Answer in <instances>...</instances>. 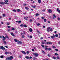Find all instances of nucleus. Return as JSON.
<instances>
[{
    "label": "nucleus",
    "instance_id": "63",
    "mask_svg": "<svg viewBox=\"0 0 60 60\" xmlns=\"http://www.w3.org/2000/svg\"><path fill=\"white\" fill-rule=\"evenodd\" d=\"M30 38H32V36H30Z\"/></svg>",
    "mask_w": 60,
    "mask_h": 60
},
{
    "label": "nucleus",
    "instance_id": "54",
    "mask_svg": "<svg viewBox=\"0 0 60 60\" xmlns=\"http://www.w3.org/2000/svg\"><path fill=\"white\" fill-rule=\"evenodd\" d=\"M13 11H14L15 12H16V10H15V9H14L13 10Z\"/></svg>",
    "mask_w": 60,
    "mask_h": 60
},
{
    "label": "nucleus",
    "instance_id": "9",
    "mask_svg": "<svg viewBox=\"0 0 60 60\" xmlns=\"http://www.w3.org/2000/svg\"><path fill=\"white\" fill-rule=\"evenodd\" d=\"M29 30L30 32H32V29L30 28L29 29Z\"/></svg>",
    "mask_w": 60,
    "mask_h": 60
},
{
    "label": "nucleus",
    "instance_id": "47",
    "mask_svg": "<svg viewBox=\"0 0 60 60\" xmlns=\"http://www.w3.org/2000/svg\"><path fill=\"white\" fill-rule=\"evenodd\" d=\"M48 49H49L48 50H51V48H49Z\"/></svg>",
    "mask_w": 60,
    "mask_h": 60
},
{
    "label": "nucleus",
    "instance_id": "16",
    "mask_svg": "<svg viewBox=\"0 0 60 60\" xmlns=\"http://www.w3.org/2000/svg\"><path fill=\"white\" fill-rule=\"evenodd\" d=\"M32 7H33V8H35V7H36L34 6H33L32 5Z\"/></svg>",
    "mask_w": 60,
    "mask_h": 60
},
{
    "label": "nucleus",
    "instance_id": "52",
    "mask_svg": "<svg viewBox=\"0 0 60 60\" xmlns=\"http://www.w3.org/2000/svg\"><path fill=\"white\" fill-rule=\"evenodd\" d=\"M26 4H24V6H26Z\"/></svg>",
    "mask_w": 60,
    "mask_h": 60
},
{
    "label": "nucleus",
    "instance_id": "59",
    "mask_svg": "<svg viewBox=\"0 0 60 60\" xmlns=\"http://www.w3.org/2000/svg\"><path fill=\"white\" fill-rule=\"evenodd\" d=\"M8 28H10V27H11V26H8Z\"/></svg>",
    "mask_w": 60,
    "mask_h": 60
},
{
    "label": "nucleus",
    "instance_id": "15",
    "mask_svg": "<svg viewBox=\"0 0 60 60\" xmlns=\"http://www.w3.org/2000/svg\"><path fill=\"white\" fill-rule=\"evenodd\" d=\"M8 54H9V52H5V54H6V55H7Z\"/></svg>",
    "mask_w": 60,
    "mask_h": 60
},
{
    "label": "nucleus",
    "instance_id": "37",
    "mask_svg": "<svg viewBox=\"0 0 60 60\" xmlns=\"http://www.w3.org/2000/svg\"><path fill=\"white\" fill-rule=\"evenodd\" d=\"M7 24L8 25H10V23L8 22H7Z\"/></svg>",
    "mask_w": 60,
    "mask_h": 60
},
{
    "label": "nucleus",
    "instance_id": "30",
    "mask_svg": "<svg viewBox=\"0 0 60 60\" xmlns=\"http://www.w3.org/2000/svg\"><path fill=\"white\" fill-rule=\"evenodd\" d=\"M54 59H56V58L55 57H52Z\"/></svg>",
    "mask_w": 60,
    "mask_h": 60
},
{
    "label": "nucleus",
    "instance_id": "42",
    "mask_svg": "<svg viewBox=\"0 0 60 60\" xmlns=\"http://www.w3.org/2000/svg\"><path fill=\"white\" fill-rule=\"evenodd\" d=\"M20 26H23V24H21L20 25Z\"/></svg>",
    "mask_w": 60,
    "mask_h": 60
},
{
    "label": "nucleus",
    "instance_id": "1",
    "mask_svg": "<svg viewBox=\"0 0 60 60\" xmlns=\"http://www.w3.org/2000/svg\"><path fill=\"white\" fill-rule=\"evenodd\" d=\"M4 1L5 2H4V4H7L8 5L9 4L8 3H7V2L9 1V0H4Z\"/></svg>",
    "mask_w": 60,
    "mask_h": 60
},
{
    "label": "nucleus",
    "instance_id": "64",
    "mask_svg": "<svg viewBox=\"0 0 60 60\" xmlns=\"http://www.w3.org/2000/svg\"><path fill=\"white\" fill-rule=\"evenodd\" d=\"M58 43H59V44H60V41H59V42H58Z\"/></svg>",
    "mask_w": 60,
    "mask_h": 60
},
{
    "label": "nucleus",
    "instance_id": "8",
    "mask_svg": "<svg viewBox=\"0 0 60 60\" xmlns=\"http://www.w3.org/2000/svg\"><path fill=\"white\" fill-rule=\"evenodd\" d=\"M48 12L49 13H51V12H52V11L51 9H49L48 10Z\"/></svg>",
    "mask_w": 60,
    "mask_h": 60
},
{
    "label": "nucleus",
    "instance_id": "23",
    "mask_svg": "<svg viewBox=\"0 0 60 60\" xmlns=\"http://www.w3.org/2000/svg\"><path fill=\"white\" fill-rule=\"evenodd\" d=\"M10 57L11 58V60H12V59H13V57L11 56Z\"/></svg>",
    "mask_w": 60,
    "mask_h": 60
},
{
    "label": "nucleus",
    "instance_id": "35",
    "mask_svg": "<svg viewBox=\"0 0 60 60\" xmlns=\"http://www.w3.org/2000/svg\"><path fill=\"white\" fill-rule=\"evenodd\" d=\"M56 58H57V59H59V56H57V57Z\"/></svg>",
    "mask_w": 60,
    "mask_h": 60
},
{
    "label": "nucleus",
    "instance_id": "20",
    "mask_svg": "<svg viewBox=\"0 0 60 60\" xmlns=\"http://www.w3.org/2000/svg\"><path fill=\"white\" fill-rule=\"evenodd\" d=\"M11 34L12 35V36H14V34L13 33H11Z\"/></svg>",
    "mask_w": 60,
    "mask_h": 60
},
{
    "label": "nucleus",
    "instance_id": "44",
    "mask_svg": "<svg viewBox=\"0 0 60 60\" xmlns=\"http://www.w3.org/2000/svg\"><path fill=\"white\" fill-rule=\"evenodd\" d=\"M50 31L51 32H52V28H51L50 29Z\"/></svg>",
    "mask_w": 60,
    "mask_h": 60
},
{
    "label": "nucleus",
    "instance_id": "50",
    "mask_svg": "<svg viewBox=\"0 0 60 60\" xmlns=\"http://www.w3.org/2000/svg\"><path fill=\"white\" fill-rule=\"evenodd\" d=\"M24 26V27H26V26H26V25H23Z\"/></svg>",
    "mask_w": 60,
    "mask_h": 60
},
{
    "label": "nucleus",
    "instance_id": "38",
    "mask_svg": "<svg viewBox=\"0 0 60 60\" xmlns=\"http://www.w3.org/2000/svg\"><path fill=\"white\" fill-rule=\"evenodd\" d=\"M28 18V17H25L24 18V19H27V18Z\"/></svg>",
    "mask_w": 60,
    "mask_h": 60
},
{
    "label": "nucleus",
    "instance_id": "56",
    "mask_svg": "<svg viewBox=\"0 0 60 60\" xmlns=\"http://www.w3.org/2000/svg\"><path fill=\"white\" fill-rule=\"evenodd\" d=\"M37 25L38 26H40V24L39 23H38L37 24Z\"/></svg>",
    "mask_w": 60,
    "mask_h": 60
},
{
    "label": "nucleus",
    "instance_id": "55",
    "mask_svg": "<svg viewBox=\"0 0 60 60\" xmlns=\"http://www.w3.org/2000/svg\"><path fill=\"white\" fill-rule=\"evenodd\" d=\"M1 24H4V22H1Z\"/></svg>",
    "mask_w": 60,
    "mask_h": 60
},
{
    "label": "nucleus",
    "instance_id": "25",
    "mask_svg": "<svg viewBox=\"0 0 60 60\" xmlns=\"http://www.w3.org/2000/svg\"><path fill=\"white\" fill-rule=\"evenodd\" d=\"M17 11H18V12H19V11H20V10L19 9H17Z\"/></svg>",
    "mask_w": 60,
    "mask_h": 60
},
{
    "label": "nucleus",
    "instance_id": "57",
    "mask_svg": "<svg viewBox=\"0 0 60 60\" xmlns=\"http://www.w3.org/2000/svg\"><path fill=\"white\" fill-rule=\"evenodd\" d=\"M59 9L58 8H57V11H59Z\"/></svg>",
    "mask_w": 60,
    "mask_h": 60
},
{
    "label": "nucleus",
    "instance_id": "32",
    "mask_svg": "<svg viewBox=\"0 0 60 60\" xmlns=\"http://www.w3.org/2000/svg\"><path fill=\"white\" fill-rule=\"evenodd\" d=\"M4 42L5 44H6V41H4Z\"/></svg>",
    "mask_w": 60,
    "mask_h": 60
},
{
    "label": "nucleus",
    "instance_id": "28",
    "mask_svg": "<svg viewBox=\"0 0 60 60\" xmlns=\"http://www.w3.org/2000/svg\"><path fill=\"white\" fill-rule=\"evenodd\" d=\"M37 32L38 33H39V34H40V32H39L38 30L37 31Z\"/></svg>",
    "mask_w": 60,
    "mask_h": 60
},
{
    "label": "nucleus",
    "instance_id": "60",
    "mask_svg": "<svg viewBox=\"0 0 60 60\" xmlns=\"http://www.w3.org/2000/svg\"><path fill=\"white\" fill-rule=\"evenodd\" d=\"M32 58V56H30L29 58L30 59H31Z\"/></svg>",
    "mask_w": 60,
    "mask_h": 60
},
{
    "label": "nucleus",
    "instance_id": "13",
    "mask_svg": "<svg viewBox=\"0 0 60 60\" xmlns=\"http://www.w3.org/2000/svg\"><path fill=\"white\" fill-rule=\"evenodd\" d=\"M25 58H27V59H29V57L28 56H26L25 57Z\"/></svg>",
    "mask_w": 60,
    "mask_h": 60
},
{
    "label": "nucleus",
    "instance_id": "10",
    "mask_svg": "<svg viewBox=\"0 0 60 60\" xmlns=\"http://www.w3.org/2000/svg\"><path fill=\"white\" fill-rule=\"evenodd\" d=\"M0 4H3V5H4V2H0Z\"/></svg>",
    "mask_w": 60,
    "mask_h": 60
},
{
    "label": "nucleus",
    "instance_id": "43",
    "mask_svg": "<svg viewBox=\"0 0 60 60\" xmlns=\"http://www.w3.org/2000/svg\"><path fill=\"white\" fill-rule=\"evenodd\" d=\"M49 44H52V42H49Z\"/></svg>",
    "mask_w": 60,
    "mask_h": 60
},
{
    "label": "nucleus",
    "instance_id": "5",
    "mask_svg": "<svg viewBox=\"0 0 60 60\" xmlns=\"http://www.w3.org/2000/svg\"><path fill=\"white\" fill-rule=\"evenodd\" d=\"M7 60H11V58L10 57H8L6 59Z\"/></svg>",
    "mask_w": 60,
    "mask_h": 60
},
{
    "label": "nucleus",
    "instance_id": "19",
    "mask_svg": "<svg viewBox=\"0 0 60 60\" xmlns=\"http://www.w3.org/2000/svg\"><path fill=\"white\" fill-rule=\"evenodd\" d=\"M5 37L6 38H7L8 39H9V37L7 36H5Z\"/></svg>",
    "mask_w": 60,
    "mask_h": 60
},
{
    "label": "nucleus",
    "instance_id": "6",
    "mask_svg": "<svg viewBox=\"0 0 60 60\" xmlns=\"http://www.w3.org/2000/svg\"><path fill=\"white\" fill-rule=\"evenodd\" d=\"M55 37V35L54 34H53V36H51V38H52V39H54V37Z\"/></svg>",
    "mask_w": 60,
    "mask_h": 60
},
{
    "label": "nucleus",
    "instance_id": "14",
    "mask_svg": "<svg viewBox=\"0 0 60 60\" xmlns=\"http://www.w3.org/2000/svg\"><path fill=\"white\" fill-rule=\"evenodd\" d=\"M39 14L38 13H36L35 14V15L36 16H39Z\"/></svg>",
    "mask_w": 60,
    "mask_h": 60
},
{
    "label": "nucleus",
    "instance_id": "53",
    "mask_svg": "<svg viewBox=\"0 0 60 60\" xmlns=\"http://www.w3.org/2000/svg\"><path fill=\"white\" fill-rule=\"evenodd\" d=\"M22 38H25V37H24V36L23 35L22 37Z\"/></svg>",
    "mask_w": 60,
    "mask_h": 60
},
{
    "label": "nucleus",
    "instance_id": "46",
    "mask_svg": "<svg viewBox=\"0 0 60 60\" xmlns=\"http://www.w3.org/2000/svg\"><path fill=\"white\" fill-rule=\"evenodd\" d=\"M21 21H19L18 22V23H21Z\"/></svg>",
    "mask_w": 60,
    "mask_h": 60
},
{
    "label": "nucleus",
    "instance_id": "45",
    "mask_svg": "<svg viewBox=\"0 0 60 60\" xmlns=\"http://www.w3.org/2000/svg\"><path fill=\"white\" fill-rule=\"evenodd\" d=\"M1 58H4V56H0Z\"/></svg>",
    "mask_w": 60,
    "mask_h": 60
},
{
    "label": "nucleus",
    "instance_id": "22",
    "mask_svg": "<svg viewBox=\"0 0 60 60\" xmlns=\"http://www.w3.org/2000/svg\"><path fill=\"white\" fill-rule=\"evenodd\" d=\"M41 46H42V47H43V48H45V47L44 46V45H41Z\"/></svg>",
    "mask_w": 60,
    "mask_h": 60
},
{
    "label": "nucleus",
    "instance_id": "33",
    "mask_svg": "<svg viewBox=\"0 0 60 60\" xmlns=\"http://www.w3.org/2000/svg\"><path fill=\"white\" fill-rule=\"evenodd\" d=\"M44 21L45 22H46V21H47V20L46 19H44Z\"/></svg>",
    "mask_w": 60,
    "mask_h": 60
},
{
    "label": "nucleus",
    "instance_id": "11",
    "mask_svg": "<svg viewBox=\"0 0 60 60\" xmlns=\"http://www.w3.org/2000/svg\"><path fill=\"white\" fill-rule=\"evenodd\" d=\"M47 56L48 57H50L51 56V55H50L49 54H48Z\"/></svg>",
    "mask_w": 60,
    "mask_h": 60
},
{
    "label": "nucleus",
    "instance_id": "3",
    "mask_svg": "<svg viewBox=\"0 0 60 60\" xmlns=\"http://www.w3.org/2000/svg\"><path fill=\"white\" fill-rule=\"evenodd\" d=\"M0 49H5V48L3 46H0Z\"/></svg>",
    "mask_w": 60,
    "mask_h": 60
},
{
    "label": "nucleus",
    "instance_id": "21",
    "mask_svg": "<svg viewBox=\"0 0 60 60\" xmlns=\"http://www.w3.org/2000/svg\"><path fill=\"white\" fill-rule=\"evenodd\" d=\"M11 30H15V29L14 28H12L11 29Z\"/></svg>",
    "mask_w": 60,
    "mask_h": 60
},
{
    "label": "nucleus",
    "instance_id": "12",
    "mask_svg": "<svg viewBox=\"0 0 60 60\" xmlns=\"http://www.w3.org/2000/svg\"><path fill=\"white\" fill-rule=\"evenodd\" d=\"M45 49L46 50H48V48L45 47Z\"/></svg>",
    "mask_w": 60,
    "mask_h": 60
},
{
    "label": "nucleus",
    "instance_id": "26",
    "mask_svg": "<svg viewBox=\"0 0 60 60\" xmlns=\"http://www.w3.org/2000/svg\"><path fill=\"white\" fill-rule=\"evenodd\" d=\"M3 38H4V39H6V38L4 37V36H3V37H2Z\"/></svg>",
    "mask_w": 60,
    "mask_h": 60
},
{
    "label": "nucleus",
    "instance_id": "2",
    "mask_svg": "<svg viewBox=\"0 0 60 60\" xmlns=\"http://www.w3.org/2000/svg\"><path fill=\"white\" fill-rule=\"evenodd\" d=\"M33 54L35 56H37L39 55V54L36 53H33Z\"/></svg>",
    "mask_w": 60,
    "mask_h": 60
},
{
    "label": "nucleus",
    "instance_id": "34",
    "mask_svg": "<svg viewBox=\"0 0 60 60\" xmlns=\"http://www.w3.org/2000/svg\"><path fill=\"white\" fill-rule=\"evenodd\" d=\"M50 29V27H49V28H48L47 29L49 30Z\"/></svg>",
    "mask_w": 60,
    "mask_h": 60
},
{
    "label": "nucleus",
    "instance_id": "29",
    "mask_svg": "<svg viewBox=\"0 0 60 60\" xmlns=\"http://www.w3.org/2000/svg\"><path fill=\"white\" fill-rule=\"evenodd\" d=\"M49 42H47V43H46L47 44H49Z\"/></svg>",
    "mask_w": 60,
    "mask_h": 60
},
{
    "label": "nucleus",
    "instance_id": "39",
    "mask_svg": "<svg viewBox=\"0 0 60 60\" xmlns=\"http://www.w3.org/2000/svg\"><path fill=\"white\" fill-rule=\"evenodd\" d=\"M53 17H54V18H56V15H53Z\"/></svg>",
    "mask_w": 60,
    "mask_h": 60
},
{
    "label": "nucleus",
    "instance_id": "61",
    "mask_svg": "<svg viewBox=\"0 0 60 60\" xmlns=\"http://www.w3.org/2000/svg\"><path fill=\"white\" fill-rule=\"evenodd\" d=\"M3 17H5V15L4 14L3 15Z\"/></svg>",
    "mask_w": 60,
    "mask_h": 60
},
{
    "label": "nucleus",
    "instance_id": "31",
    "mask_svg": "<svg viewBox=\"0 0 60 60\" xmlns=\"http://www.w3.org/2000/svg\"><path fill=\"white\" fill-rule=\"evenodd\" d=\"M30 22H31L32 21V19H30Z\"/></svg>",
    "mask_w": 60,
    "mask_h": 60
},
{
    "label": "nucleus",
    "instance_id": "58",
    "mask_svg": "<svg viewBox=\"0 0 60 60\" xmlns=\"http://www.w3.org/2000/svg\"><path fill=\"white\" fill-rule=\"evenodd\" d=\"M29 51H27L26 52V53H27V54H29Z\"/></svg>",
    "mask_w": 60,
    "mask_h": 60
},
{
    "label": "nucleus",
    "instance_id": "62",
    "mask_svg": "<svg viewBox=\"0 0 60 60\" xmlns=\"http://www.w3.org/2000/svg\"><path fill=\"white\" fill-rule=\"evenodd\" d=\"M45 9L43 10H42V11H45Z\"/></svg>",
    "mask_w": 60,
    "mask_h": 60
},
{
    "label": "nucleus",
    "instance_id": "48",
    "mask_svg": "<svg viewBox=\"0 0 60 60\" xmlns=\"http://www.w3.org/2000/svg\"><path fill=\"white\" fill-rule=\"evenodd\" d=\"M4 47H5L6 48H8V46H4Z\"/></svg>",
    "mask_w": 60,
    "mask_h": 60
},
{
    "label": "nucleus",
    "instance_id": "36",
    "mask_svg": "<svg viewBox=\"0 0 60 60\" xmlns=\"http://www.w3.org/2000/svg\"><path fill=\"white\" fill-rule=\"evenodd\" d=\"M55 50H56V51H58V49H55Z\"/></svg>",
    "mask_w": 60,
    "mask_h": 60
},
{
    "label": "nucleus",
    "instance_id": "4",
    "mask_svg": "<svg viewBox=\"0 0 60 60\" xmlns=\"http://www.w3.org/2000/svg\"><path fill=\"white\" fill-rule=\"evenodd\" d=\"M17 43L18 44H22V42L21 41H18Z\"/></svg>",
    "mask_w": 60,
    "mask_h": 60
},
{
    "label": "nucleus",
    "instance_id": "49",
    "mask_svg": "<svg viewBox=\"0 0 60 60\" xmlns=\"http://www.w3.org/2000/svg\"><path fill=\"white\" fill-rule=\"evenodd\" d=\"M52 48H56V47H55V46H53L52 47Z\"/></svg>",
    "mask_w": 60,
    "mask_h": 60
},
{
    "label": "nucleus",
    "instance_id": "18",
    "mask_svg": "<svg viewBox=\"0 0 60 60\" xmlns=\"http://www.w3.org/2000/svg\"><path fill=\"white\" fill-rule=\"evenodd\" d=\"M14 41L15 42H18V40L16 39H15Z\"/></svg>",
    "mask_w": 60,
    "mask_h": 60
},
{
    "label": "nucleus",
    "instance_id": "41",
    "mask_svg": "<svg viewBox=\"0 0 60 60\" xmlns=\"http://www.w3.org/2000/svg\"><path fill=\"white\" fill-rule=\"evenodd\" d=\"M47 32H49L50 31V30H49L48 29H47Z\"/></svg>",
    "mask_w": 60,
    "mask_h": 60
},
{
    "label": "nucleus",
    "instance_id": "17",
    "mask_svg": "<svg viewBox=\"0 0 60 60\" xmlns=\"http://www.w3.org/2000/svg\"><path fill=\"white\" fill-rule=\"evenodd\" d=\"M41 0H38V2L39 3H41Z\"/></svg>",
    "mask_w": 60,
    "mask_h": 60
},
{
    "label": "nucleus",
    "instance_id": "51",
    "mask_svg": "<svg viewBox=\"0 0 60 60\" xmlns=\"http://www.w3.org/2000/svg\"><path fill=\"white\" fill-rule=\"evenodd\" d=\"M55 55H56V56H57L58 55V54H57V53H55Z\"/></svg>",
    "mask_w": 60,
    "mask_h": 60
},
{
    "label": "nucleus",
    "instance_id": "7",
    "mask_svg": "<svg viewBox=\"0 0 60 60\" xmlns=\"http://www.w3.org/2000/svg\"><path fill=\"white\" fill-rule=\"evenodd\" d=\"M21 52H22V53H23V54H24V55H26V52L24 51H22Z\"/></svg>",
    "mask_w": 60,
    "mask_h": 60
},
{
    "label": "nucleus",
    "instance_id": "24",
    "mask_svg": "<svg viewBox=\"0 0 60 60\" xmlns=\"http://www.w3.org/2000/svg\"><path fill=\"white\" fill-rule=\"evenodd\" d=\"M25 8L26 10H28L29 9V8L28 7H26Z\"/></svg>",
    "mask_w": 60,
    "mask_h": 60
},
{
    "label": "nucleus",
    "instance_id": "40",
    "mask_svg": "<svg viewBox=\"0 0 60 60\" xmlns=\"http://www.w3.org/2000/svg\"><path fill=\"white\" fill-rule=\"evenodd\" d=\"M42 19H44V17H41Z\"/></svg>",
    "mask_w": 60,
    "mask_h": 60
},
{
    "label": "nucleus",
    "instance_id": "27",
    "mask_svg": "<svg viewBox=\"0 0 60 60\" xmlns=\"http://www.w3.org/2000/svg\"><path fill=\"white\" fill-rule=\"evenodd\" d=\"M58 34H56V35H55V36L56 37H58Z\"/></svg>",
    "mask_w": 60,
    "mask_h": 60
}]
</instances>
